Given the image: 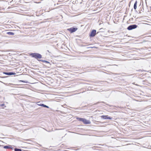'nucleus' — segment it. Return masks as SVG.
I'll list each match as a JSON object with an SVG mask.
<instances>
[{
    "label": "nucleus",
    "instance_id": "obj_3",
    "mask_svg": "<svg viewBox=\"0 0 151 151\" xmlns=\"http://www.w3.org/2000/svg\"><path fill=\"white\" fill-rule=\"evenodd\" d=\"M137 27V25L134 24L129 26L127 29L129 30H131L136 28Z\"/></svg>",
    "mask_w": 151,
    "mask_h": 151
},
{
    "label": "nucleus",
    "instance_id": "obj_13",
    "mask_svg": "<svg viewBox=\"0 0 151 151\" xmlns=\"http://www.w3.org/2000/svg\"><path fill=\"white\" fill-rule=\"evenodd\" d=\"M5 73L7 75H11V73Z\"/></svg>",
    "mask_w": 151,
    "mask_h": 151
},
{
    "label": "nucleus",
    "instance_id": "obj_9",
    "mask_svg": "<svg viewBox=\"0 0 151 151\" xmlns=\"http://www.w3.org/2000/svg\"><path fill=\"white\" fill-rule=\"evenodd\" d=\"M7 33L9 35H14V33L12 32H8Z\"/></svg>",
    "mask_w": 151,
    "mask_h": 151
},
{
    "label": "nucleus",
    "instance_id": "obj_10",
    "mask_svg": "<svg viewBox=\"0 0 151 151\" xmlns=\"http://www.w3.org/2000/svg\"><path fill=\"white\" fill-rule=\"evenodd\" d=\"M14 150L15 151H22L21 149L17 148H15Z\"/></svg>",
    "mask_w": 151,
    "mask_h": 151
},
{
    "label": "nucleus",
    "instance_id": "obj_8",
    "mask_svg": "<svg viewBox=\"0 0 151 151\" xmlns=\"http://www.w3.org/2000/svg\"><path fill=\"white\" fill-rule=\"evenodd\" d=\"M38 105H40V106H43L44 107H46V108H49V107L46 105H44L43 104H38Z\"/></svg>",
    "mask_w": 151,
    "mask_h": 151
},
{
    "label": "nucleus",
    "instance_id": "obj_11",
    "mask_svg": "<svg viewBox=\"0 0 151 151\" xmlns=\"http://www.w3.org/2000/svg\"><path fill=\"white\" fill-rule=\"evenodd\" d=\"M40 60L42 61L43 62H45V63H49V62H48V61H46V60Z\"/></svg>",
    "mask_w": 151,
    "mask_h": 151
},
{
    "label": "nucleus",
    "instance_id": "obj_7",
    "mask_svg": "<svg viewBox=\"0 0 151 151\" xmlns=\"http://www.w3.org/2000/svg\"><path fill=\"white\" fill-rule=\"evenodd\" d=\"M137 1H136L134 3V9H136L137 8Z\"/></svg>",
    "mask_w": 151,
    "mask_h": 151
},
{
    "label": "nucleus",
    "instance_id": "obj_2",
    "mask_svg": "<svg viewBox=\"0 0 151 151\" xmlns=\"http://www.w3.org/2000/svg\"><path fill=\"white\" fill-rule=\"evenodd\" d=\"M32 57L36 58H41L42 56L41 55L37 53H34L31 54Z\"/></svg>",
    "mask_w": 151,
    "mask_h": 151
},
{
    "label": "nucleus",
    "instance_id": "obj_6",
    "mask_svg": "<svg viewBox=\"0 0 151 151\" xmlns=\"http://www.w3.org/2000/svg\"><path fill=\"white\" fill-rule=\"evenodd\" d=\"M96 31L95 30H93L90 35V36L91 37H94V36L96 34Z\"/></svg>",
    "mask_w": 151,
    "mask_h": 151
},
{
    "label": "nucleus",
    "instance_id": "obj_5",
    "mask_svg": "<svg viewBox=\"0 0 151 151\" xmlns=\"http://www.w3.org/2000/svg\"><path fill=\"white\" fill-rule=\"evenodd\" d=\"M77 29V28H71L68 29L71 33L75 32Z\"/></svg>",
    "mask_w": 151,
    "mask_h": 151
},
{
    "label": "nucleus",
    "instance_id": "obj_12",
    "mask_svg": "<svg viewBox=\"0 0 151 151\" xmlns=\"http://www.w3.org/2000/svg\"><path fill=\"white\" fill-rule=\"evenodd\" d=\"M8 148V146H5L4 147V148L6 149Z\"/></svg>",
    "mask_w": 151,
    "mask_h": 151
},
{
    "label": "nucleus",
    "instance_id": "obj_1",
    "mask_svg": "<svg viewBox=\"0 0 151 151\" xmlns=\"http://www.w3.org/2000/svg\"><path fill=\"white\" fill-rule=\"evenodd\" d=\"M76 118L78 121L82 122L85 124H89L91 123V122L89 120L85 119L79 118Z\"/></svg>",
    "mask_w": 151,
    "mask_h": 151
},
{
    "label": "nucleus",
    "instance_id": "obj_4",
    "mask_svg": "<svg viewBox=\"0 0 151 151\" xmlns=\"http://www.w3.org/2000/svg\"><path fill=\"white\" fill-rule=\"evenodd\" d=\"M101 117L104 119H112V117H111L108 115L106 116H101Z\"/></svg>",
    "mask_w": 151,
    "mask_h": 151
}]
</instances>
